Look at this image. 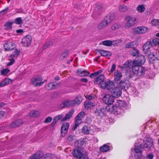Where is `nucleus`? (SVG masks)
I'll return each mask as SVG.
<instances>
[{"label":"nucleus","mask_w":159,"mask_h":159,"mask_svg":"<svg viewBox=\"0 0 159 159\" xmlns=\"http://www.w3.org/2000/svg\"><path fill=\"white\" fill-rule=\"evenodd\" d=\"M83 144V142L81 139L76 141L75 143V146L79 148L75 149L72 153L74 157L80 159H88V156L85 154L84 149L80 148Z\"/></svg>","instance_id":"obj_1"},{"label":"nucleus","mask_w":159,"mask_h":159,"mask_svg":"<svg viewBox=\"0 0 159 159\" xmlns=\"http://www.w3.org/2000/svg\"><path fill=\"white\" fill-rule=\"evenodd\" d=\"M125 65L129 68H132L134 73L136 75L141 76L145 73V70L143 67L139 65H134L132 61L128 62H126Z\"/></svg>","instance_id":"obj_2"},{"label":"nucleus","mask_w":159,"mask_h":159,"mask_svg":"<svg viewBox=\"0 0 159 159\" xmlns=\"http://www.w3.org/2000/svg\"><path fill=\"white\" fill-rule=\"evenodd\" d=\"M82 101V98L81 96H79L77 97L76 99L72 100H67L63 101L59 107L60 108H63L69 107L74 106L76 105H79Z\"/></svg>","instance_id":"obj_3"},{"label":"nucleus","mask_w":159,"mask_h":159,"mask_svg":"<svg viewBox=\"0 0 159 159\" xmlns=\"http://www.w3.org/2000/svg\"><path fill=\"white\" fill-rule=\"evenodd\" d=\"M119 107H117L113 106L111 107V111L115 114H120L123 111L124 108H126V102L123 101H121L119 103Z\"/></svg>","instance_id":"obj_4"},{"label":"nucleus","mask_w":159,"mask_h":159,"mask_svg":"<svg viewBox=\"0 0 159 159\" xmlns=\"http://www.w3.org/2000/svg\"><path fill=\"white\" fill-rule=\"evenodd\" d=\"M148 28L145 26H139L132 30L133 33L136 34H140L146 33Z\"/></svg>","instance_id":"obj_5"},{"label":"nucleus","mask_w":159,"mask_h":159,"mask_svg":"<svg viewBox=\"0 0 159 159\" xmlns=\"http://www.w3.org/2000/svg\"><path fill=\"white\" fill-rule=\"evenodd\" d=\"M152 48L151 41H148L143 45V51L145 54L148 55L152 52H151Z\"/></svg>","instance_id":"obj_6"},{"label":"nucleus","mask_w":159,"mask_h":159,"mask_svg":"<svg viewBox=\"0 0 159 159\" xmlns=\"http://www.w3.org/2000/svg\"><path fill=\"white\" fill-rule=\"evenodd\" d=\"M126 21L125 24V27L126 28H129L135 24L136 19L135 18L131 17L130 16H128L125 19Z\"/></svg>","instance_id":"obj_7"},{"label":"nucleus","mask_w":159,"mask_h":159,"mask_svg":"<svg viewBox=\"0 0 159 159\" xmlns=\"http://www.w3.org/2000/svg\"><path fill=\"white\" fill-rule=\"evenodd\" d=\"M106 110L102 107L96 108L94 111L95 115L100 118H102L105 116L106 114Z\"/></svg>","instance_id":"obj_8"},{"label":"nucleus","mask_w":159,"mask_h":159,"mask_svg":"<svg viewBox=\"0 0 159 159\" xmlns=\"http://www.w3.org/2000/svg\"><path fill=\"white\" fill-rule=\"evenodd\" d=\"M31 41V36L30 35H27L22 39L21 43L24 46L27 47L30 45Z\"/></svg>","instance_id":"obj_9"},{"label":"nucleus","mask_w":159,"mask_h":159,"mask_svg":"<svg viewBox=\"0 0 159 159\" xmlns=\"http://www.w3.org/2000/svg\"><path fill=\"white\" fill-rule=\"evenodd\" d=\"M41 81L42 77L39 75L32 79V83L35 86L39 87L42 85L44 82H41Z\"/></svg>","instance_id":"obj_10"},{"label":"nucleus","mask_w":159,"mask_h":159,"mask_svg":"<svg viewBox=\"0 0 159 159\" xmlns=\"http://www.w3.org/2000/svg\"><path fill=\"white\" fill-rule=\"evenodd\" d=\"M103 83L101 84V87L103 89H107V90H110L114 86L113 82L110 80L107 82L105 81Z\"/></svg>","instance_id":"obj_11"},{"label":"nucleus","mask_w":159,"mask_h":159,"mask_svg":"<svg viewBox=\"0 0 159 159\" xmlns=\"http://www.w3.org/2000/svg\"><path fill=\"white\" fill-rule=\"evenodd\" d=\"M114 98L109 94L105 95L103 98V102L106 104L110 105L112 104L114 102Z\"/></svg>","instance_id":"obj_12"},{"label":"nucleus","mask_w":159,"mask_h":159,"mask_svg":"<svg viewBox=\"0 0 159 159\" xmlns=\"http://www.w3.org/2000/svg\"><path fill=\"white\" fill-rule=\"evenodd\" d=\"M111 92V96L114 98H118L120 97L121 93V89L119 87H116L112 89Z\"/></svg>","instance_id":"obj_13"},{"label":"nucleus","mask_w":159,"mask_h":159,"mask_svg":"<svg viewBox=\"0 0 159 159\" xmlns=\"http://www.w3.org/2000/svg\"><path fill=\"white\" fill-rule=\"evenodd\" d=\"M148 59L151 63H153L154 62L159 60L158 55L156 52H152L148 55Z\"/></svg>","instance_id":"obj_14"},{"label":"nucleus","mask_w":159,"mask_h":159,"mask_svg":"<svg viewBox=\"0 0 159 159\" xmlns=\"http://www.w3.org/2000/svg\"><path fill=\"white\" fill-rule=\"evenodd\" d=\"M102 7L101 5H98L97 6L92 14V16L93 18H96L101 14L102 12Z\"/></svg>","instance_id":"obj_15"},{"label":"nucleus","mask_w":159,"mask_h":159,"mask_svg":"<svg viewBox=\"0 0 159 159\" xmlns=\"http://www.w3.org/2000/svg\"><path fill=\"white\" fill-rule=\"evenodd\" d=\"M115 18L114 14L109 13L104 18L103 20L108 24H110Z\"/></svg>","instance_id":"obj_16"},{"label":"nucleus","mask_w":159,"mask_h":159,"mask_svg":"<svg viewBox=\"0 0 159 159\" xmlns=\"http://www.w3.org/2000/svg\"><path fill=\"white\" fill-rule=\"evenodd\" d=\"M4 46L5 50L8 51L13 49L15 47V45L14 43L7 41L4 44Z\"/></svg>","instance_id":"obj_17"},{"label":"nucleus","mask_w":159,"mask_h":159,"mask_svg":"<svg viewBox=\"0 0 159 159\" xmlns=\"http://www.w3.org/2000/svg\"><path fill=\"white\" fill-rule=\"evenodd\" d=\"M69 126V125L68 123H65L62 126L61 132L62 136L64 137L66 134L68 130Z\"/></svg>","instance_id":"obj_18"},{"label":"nucleus","mask_w":159,"mask_h":159,"mask_svg":"<svg viewBox=\"0 0 159 159\" xmlns=\"http://www.w3.org/2000/svg\"><path fill=\"white\" fill-rule=\"evenodd\" d=\"M104 79V75L102 74L100 75L95 79L94 83L96 84H100L101 87L102 83H103L105 81Z\"/></svg>","instance_id":"obj_19"},{"label":"nucleus","mask_w":159,"mask_h":159,"mask_svg":"<svg viewBox=\"0 0 159 159\" xmlns=\"http://www.w3.org/2000/svg\"><path fill=\"white\" fill-rule=\"evenodd\" d=\"M57 87V83L55 82H52L47 84L45 86V88L47 90H51Z\"/></svg>","instance_id":"obj_20"},{"label":"nucleus","mask_w":159,"mask_h":159,"mask_svg":"<svg viewBox=\"0 0 159 159\" xmlns=\"http://www.w3.org/2000/svg\"><path fill=\"white\" fill-rule=\"evenodd\" d=\"M145 61V57L143 55H141L139 56L138 60H135L132 61V62L134 64L139 65H141L143 64Z\"/></svg>","instance_id":"obj_21"},{"label":"nucleus","mask_w":159,"mask_h":159,"mask_svg":"<svg viewBox=\"0 0 159 159\" xmlns=\"http://www.w3.org/2000/svg\"><path fill=\"white\" fill-rule=\"evenodd\" d=\"M96 51L99 53L101 56H102L106 57H108L111 56V53L109 51L104 50H101L100 49H97Z\"/></svg>","instance_id":"obj_22"},{"label":"nucleus","mask_w":159,"mask_h":159,"mask_svg":"<svg viewBox=\"0 0 159 159\" xmlns=\"http://www.w3.org/2000/svg\"><path fill=\"white\" fill-rule=\"evenodd\" d=\"M43 156V152L39 151L30 157L28 159H40Z\"/></svg>","instance_id":"obj_23"},{"label":"nucleus","mask_w":159,"mask_h":159,"mask_svg":"<svg viewBox=\"0 0 159 159\" xmlns=\"http://www.w3.org/2000/svg\"><path fill=\"white\" fill-rule=\"evenodd\" d=\"M153 141L151 138H148L144 143V148H150L153 145Z\"/></svg>","instance_id":"obj_24"},{"label":"nucleus","mask_w":159,"mask_h":159,"mask_svg":"<svg viewBox=\"0 0 159 159\" xmlns=\"http://www.w3.org/2000/svg\"><path fill=\"white\" fill-rule=\"evenodd\" d=\"M74 112L73 109L70 110L65 116L63 117L62 119V121H64L69 120L72 116Z\"/></svg>","instance_id":"obj_25"},{"label":"nucleus","mask_w":159,"mask_h":159,"mask_svg":"<svg viewBox=\"0 0 159 159\" xmlns=\"http://www.w3.org/2000/svg\"><path fill=\"white\" fill-rule=\"evenodd\" d=\"M135 152L136 154H138L137 156L136 155L135 157L137 158H140L142 156V148L138 146H136L135 148Z\"/></svg>","instance_id":"obj_26"},{"label":"nucleus","mask_w":159,"mask_h":159,"mask_svg":"<svg viewBox=\"0 0 159 159\" xmlns=\"http://www.w3.org/2000/svg\"><path fill=\"white\" fill-rule=\"evenodd\" d=\"M77 74L80 76H87L90 73L86 70H82L81 69L78 70L77 71Z\"/></svg>","instance_id":"obj_27"},{"label":"nucleus","mask_w":159,"mask_h":159,"mask_svg":"<svg viewBox=\"0 0 159 159\" xmlns=\"http://www.w3.org/2000/svg\"><path fill=\"white\" fill-rule=\"evenodd\" d=\"M128 82L125 80H121L119 83V85L122 88H127L128 85Z\"/></svg>","instance_id":"obj_28"},{"label":"nucleus","mask_w":159,"mask_h":159,"mask_svg":"<svg viewBox=\"0 0 159 159\" xmlns=\"http://www.w3.org/2000/svg\"><path fill=\"white\" fill-rule=\"evenodd\" d=\"M114 42V41H112L110 40H106L102 42L101 43H100V44H102L105 46L110 47L113 45V43Z\"/></svg>","instance_id":"obj_29"},{"label":"nucleus","mask_w":159,"mask_h":159,"mask_svg":"<svg viewBox=\"0 0 159 159\" xmlns=\"http://www.w3.org/2000/svg\"><path fill=\"white\" fill-rule=\"evenodd\" d=\"M122 75L121 73L118 71L117 70L114 73V77L115 80L116 81L120 80L122 77Z\"/></svg>","instance_id":"obj_30"},{"label":"nucleus","mask_w":159,"mask_h":159,"mask_svg":"<svg viewBox=\"0 0 159 159\" xmlns=\"http://www.w3.org/2000/svg\"><path fill=\"white\" fill-rule=\"evenodd\" d=\"M11 80L9 78L5 79L0 83V87H3L11 83Z\"/></svg>","instance_id":"obj_31"},{"label":"nucleus","mask_w":159,"mask_h":159,"mask_svg":"<svg viewBox=\"0 0 159 159\" xmlns=\"http://www.w3.org/2000/svg\"><path fill=\"white\" fill-rule=\"evenodd\" d=\"M39 114V111L32 110L30 112L29 115L30 117H36L38 116Z\"/></svg>","instance_id":"obj_32"},{"label":"nucleus","mask_w":159,"mask_h":159,"mask_svg":"<svg viewBox=\"0 0 159 159\" xmlns=\"http://www.w3.org/2000/svg\"><path fill=\"white\" fill-rule=\"evenodd\" d=\"M109 149V146L107 144H104L100 148V151L102 152H107Z\"/></svg>","instance_id":"obj_33"},{"label":"nucleus","mask_w":159,"mask_h":159,"mask_svg":"<svg viewBox=\"0 0 159 159\" xmlns=\"http://www.w3.org/2000/svg\"><path fill=\"white\" fill-rule=\"evenodd\" d=\"M135 43L134 41H133L127 43L125 46V48H131L133 49L135 48Z\"/></svg>","instance_id":"obj_34"},{"label":"nucleus","mask_w":159,"mask_h":159,"mask_svg":"<svg viewBox=\"0 0 159 159\" xmlns=\"http://www.w3.org/2000/svg\"><path fill=\"white\" fill-rule=\"evenodd\" d=\"M108 25L104 20H102L98 25V28L99 29H103L107 26Z\"/></svg>","instance_id":"obj_35"},{"label":"nucleus","mask_w":159,"mask_h":159,"mask_svg":"<svg viewBox=\"0 0 159 159\" xmlns=\"http://www.w3.org/2000/svg\"><path fill=\"white\" fill-rule=\"evenodd\" d=\"M118 9L120 12H125L128 10V8L127 6L122 5L119 6Z\"/></svg>","instance_id":"obj_36"},{"label":"nucleus","mask_w":159,"mask_h":159,"mask_svg":"<svg viewBox=\"0 0 159 159\" xmlns=\"http://www.w3.org/2000/svg\"><path fill=\"white\" fill-rule=\"evenodd\" d=\"M145 9V8L143 4L139 5L137 8L138 11L139 13L143 12Z\"/></svg>","instance_id":"obj_37"},{"label":"nucleus","mask_w":159,"mask_h":159,"mask_svg":"<svg viewBox=\"0 0 159 159\" xmlns=\"http://www.w3.org/2000/svg\"><path fill=\"white\" fill-rule=\"evenodd\" d=\"M90 128L86 126H84L82 129V132L85 134H88L89 133Z\"/></svg>","instance_id":"obj_38"},{"label":"nucleus","mask_w":159,"mask_h":159,"mask_svg":"<svg viewBox=\"0 0 159 159\" xmlns=\"http://www.w3.org/2000/svg\"><path fill=\"white\" fill-rule=\"evenodd\" d=\"M19 54L20 51L17 49H15L13 53L10 56L15 59H16Z\"/></svg>","instance_id":"obj_39"},{"label":"nucleus","mask_w":159,"mask_h":159,"mask_svg":"<svg viewBox=\"0 0 159 159\" xmlns=\"http://www.w3.org/2000/svg\"><path fill=\"white\" fill-rule=\"evenodd\" d=\"M131 51L132 52L131 54L132 56H139V51L135 47L132 49Z\"/></svg>","instance_id":"obj_40"},{"label":"nucleus","mask_w":159,"mask_h":159,"mask_svg":"<svg viewBox=\"0 0 159 159\" xmlns=\"http://www.w3.org/2000/svg\"><path fill=\"white\" fill-rule=\"evenodd\" d=\"M68 50H65L61 54L60 56L61 59H63L64 58L67 57L68 55Z\"/></svg>","instance_id":"obj_41"},{"label":"nucleus","mask_w":159,"mask_h":159,"mask_svg":"<svg viewBox=\"0 0 159 159\" xmlns=\"http://www.w3.org/2000/svg\"><path fill=\"white\" fill-rule=\"evenodd\" d=\"M8 59L10 61L7 64V65L8 66H10L13 65L14 63L15 62V59H16L9 56L8 57Z\"/></svg>","instance_id":"obj_42"},{"label":"nucleus","mask_w":159,"mask_h":159,"mask_svg":"<svg viewBox=\"0 0 159 159\" xmlns=\"http://www.w3.org/2000/svg\"><path fill=\"white\" fill-rule=\"evenodd\" d=\"M84 105L86 108H90L91 106H93V103L89 101H87L84 102Z\"/></svg>","instance_id":"obj_43"},{"label":"nucleus","mask_w":159,"mask_h":159,"mask_svg":"<svg viewBox=\"0 0 159 159\" xmlns=\"http://www.w3.org/2000/svg\"><path fill=\"white\" fill-rule=\"evenodd\" d=\"M152 47L154 46H156L159 44V39L157 38H156L153 39L152 41H151Z\"/></svg>","instance_id":"obj_44"},{"label":"nucleus","mask_w":159,"mask_h":159,"mask_svg":"<svg viewBox=\"0 0 159 159\" xmlns=\"http://www.w3.org/2000/svg\"><path fill=\"white\" fill-rule=\"evenodd\" d=\"M15 22L17 24H22L23 20L21 17H18L15 19Z\"/></svg>","instance_id":"obj_45"},{"label":"nucleus","mask_w":159,"mask_h":159,"mask_svg":"<svg viewBox=\"0 0 159 159\" xmlns=\"http://www.w3.org/2000/svg\"><path fill=\"white\" fill-rule=\"evenodd\" d=\"M102 71V70H100L98 71H97L94 72V73H92L90 76V77L92 78L94 76L100 74L101 73Z\"/></svg>","instance_id":"obj_46"},{"label":"nucleus","mask_w":159,"mask_h":159,"mask_svg":"<svg viewBox=\"0 0 159 159\" xmlns=\"http://www.w3.org/2000/svg\"><path fill=\"white\" fill-rule=\"evenodd\" d=\"M75 139V136L74 135H69L67 138V140L69 142H72Z\"/></svg>","instance_id":"obj_47"},{"label":"nucleus","mask_w":159,"mask_h":159,"mask_svg":"<svg viewBox=\"0 0 159 159\" xmlns=\"http://www.w3.org/2000/svg\"><path fill=\"white\" fill-rule=\"evenodd\" d=\"M127 76L129 78H132L134 76V72L132 70V72L131 71H127L126 72Z\"/></svg>","instance_id":"obj_48"},{"label":"nucleus","mask_w":159,"mask_h":159,"mask_svg":"<svg viewBox=\"0 0 159 159\" xmlns=\"http://www.w3.org/2000/svg\"><path fill=\"white\" fill-rule=\"evenodd\" d=\"M120 27V25L118 23H115L111 26V29L112 30H115L118 29Z\"/></svg>","instance_id":"obj_49"},{"label":"nucleus","mask_w":159,"mask_h":159,"mask_svg":"<svg viewBox=\"0 0 159 159\" xmlns=\"http://www.w3.org/2000/svg\"><path fill=\"white\" fill-rule=\"evenodd\" d=\"M63 116L64 115L63 114L58 115L55 116L53 120L57 122L59 120L61 119L63 117Z\"/></svg>","instance_id":"obj_50"},{"label":"nucleus","mask_w":159,"mask_h":159,"mask_svg":"<svg viewBox=\"0 0 159 159\" xmlns=\"http://www.w3.org/2000/svg\"><path fill=\"white\" fill-rule=\"evenodd\" d=\"M10 70L8 69H5L1 71V74L4 75H6L9 72Z\"/></svg>","instance_id":"obj_51"},{"label":"nucleus","mask_w":159,"mask_h":159,"mask_svg":"<svg viewBox=\"0 0 159 159\" xmlns=\"http://www.w3.org/2000/svg\"><path fill=\"white\" fill-rule=\"evenodd\" d=\"M12 24V23L11 22H7L5 24L4 26L7 29H11Z\"/></svg>","instance_id":"obj_52"},{"label":"nucleus","mask_w":159,"mask_h":159,"mask_svg":"<svg viewBox=\"0 0 159 159\" xmlns=\"http://www.w3.org/2000/svg\"><path fill=\"white\" fill-rule=\"evenodd\" d=\"M159 20L157 19H154L152 20L151 23L152 25L154 26L157 25L159 24Z\"/></svg>","instance_id":"obj_53"},{"label":"nucleus","mask_w":159,"mask_h":159,"mask_svg":"<svg viewBox=\"0 0 159 159\" xmlns=\"http://www.w3.org/2000/svg\"><path fill=\"white\" fill-rule=\"evenodd\" d=\"M85 114V113L84 111H82L77 116V118L79 117L82 119L84 117Z\"/></svg>","instance_id":"obj_54"},{"label":"nucleus","mask_w":159,"mask_h":159,"mask_svg":"<svg viewBox=\"0 0 159 159\" xmlns=\"http://www.w3.org/2000/svg\"><path fill=\"white\" fill-rule=\"evenodd\" d=\"M15 121L17 127L21 125L22 124V121L21 120H18Z\"/></svg>","instance_id":"obj_55"},{"label":"nucleus","mask_w":159,"mask_h":159,"mask_svg":"<svg viewBox=\"0 0 159 159\" xmlns=\"http://www.w3.org/2000/svg\"><path fill=\"white\" fill-rule=\"evenodd\" d=\"M52 120V119L51 117H48L46 119L44 122L46 123H48L50 122Z\"/></svg>","instance_id":"obj_56"},{"label":"nucleus","mask_w":159,"mask_h":159,"mask_svg":"<svg viewBox=\"0 0 159 159\" xmlns=\"http://www.w3.org/2000/svg\"><path fill=\"white\" fill-rule=\"evenodd\" d=\"M116 68V65L115 64H113L111 67V70L110 71V73H112L115 70Z\"/></svg>","instance_id":"obj_57"},{"label":"nucleus","mask_w":159,"mask_h":159,"mask_svg":"<svg viewBox=\"0 0 159 159\" xmlns=\"http://www.w3.org/2000/svg\"><path fill=\"white\" fill-rule=\"evenodd\" d=\"M50 43H51L50 42H48V43H46L43 46V49H45L47 48L48 46L50 45Z\"/></svg>","instance_id":"obj_58"},{"label":"nucleus","mask_w":159,"mask_h":159,"mask_svg":"<svg viewBox=\"0 0 159 159\" xmlns=\"http://www.w3.org/2000/svg\"><path fill=\"white\" fill-rule=\"evenodd\" d=\"M43 157H44L45 159H50L51 157L50 154H46Z\"/></svg>","instance_id":"obj_59"},{"label":"nucleus","mask_w":159,"mask_h":159,"mask_svg":"<svg viewBox=\"0 0 159 159\" xmlns=\"http://www.w3.org/2000/svg\"><path fill=\"white\" fill-rule=\"evenodd\" d=\"M154 157L153 154L151 153L148 154L146 156V157L148 159H152Z\"/></svg>","instance_id":"obj_60"},{"label":"nucleus","mask_w":159,"mask_h":159,"mask_svg":"<svg viewBox=\"0 0 159 159\" xmlns=\"http://www.w3.org/2000/svg\"><path fill=\"white\" fill-rule=\"evenodd\" d=\"M10 127L11 128H14V127H16L17 126L16 125V123L15 121V122H13L12 124H11L10 125Z\"/></svg>","instance_id":"obj_61"},{"label":"nucleus","mask_w":159,"mask_h":159,"mask_svg":"<svg viewBox=\"0 0 159 159\" xmlns=\"http://www.w3.org/2000/svg\"><path fill=\"white\" fill-rule=\"evenodd\" d=\"M75 124H76V125H79L82 122V121H81L80 120L75 119Z\"/></svg>","instance_id":"obj_62"},{"label":"nucleus","mask_w":159,"mask_h":159,"mask_svg":"<svg viewBox=\"0 0 159 159\" xmlns=\"http://www.w3.org/2000/svg\"><path fill=\"white\" fill-rule=\"evenodd\" d=\"M4 114V112L3 111H0V118L2 117Z\"/></svg>","instance_id":"obj_63"},{"label":"nucleus","mask_w":159,"mask_h":159,"mask_svg":"<svg viewBox=\"0 0 159 159\" xmlns=\"http://www.w3.org/2000/svg\"><path fill=\"white\" fill-rule=\"evenodd\" d=\"M86 98L89 100H91L92 99V97L91 95H87L86 96Z\"/></svg>","instance_id":"obj_64"}]
</instances>
